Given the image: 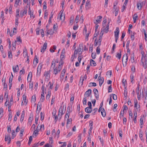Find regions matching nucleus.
I'll list each match as a JSON object with an SVG mask.
<instances>
[{
	"label": "nucleus",
	"instance_id": "f257e3e1",
	"mask_svg": "<svg viewBox=\"0 0 147 147\" xmlns=\"http://www.w3.org/2000/svg\"><path fill=\"white\" fill-rule=\"evenodd\" d=\"M62 64L59 63V60L58 59L53 60L52 62V66L53 69V74L56 75L61 70V66Z\"/></svg>",
	"mask_w": 147,
	"mask_h": 147
},
{
	"label": "nucleus",
	"instance_id": "f03ea898",
	"mask_svg": "<svg viewBox=\"0 0 147 147\" xmlns=\"http://www.w3.org/2000/svg\"><path fill=\"white\" fill-rule=\"evenodd\" d=\"M83 47L82 45H80L79 46L78 48L76 49L74 51V53L76 52L77 53L76 54V56H78V60L79 61V63H80L82 58V56L81 55L83 51Z\"/></svg>",
	"mask_w": 147,
	"mask_h": 147
},
{
	"label": "nucleus",
	"instance_id": "7ed1b4c3",
	"mask_svg": "<svg viewBox=\"0 0 147 147\" xmlns=\"http://www.w3.org/2000/svg\"><path fill=\"white\" fill-rule=\"evenodd\" d=\"M106 21L105 20L103 22V30H102L100 33V34L101 36L103 35L104 33L105 32L107 33L108 32L109 29V24H107V25L106 24Z\"/></svg>",
	"mask_w": 147,
	"mask_h": 147
},
{
	"label": "nucleus",
	"instance_id": "20e7f679",
	"mask_svg": "<svg viewBox=\"0 0 147 147\" xmlns=\"http://www.w3.org/2000/svg\"><path fill=\"white\" fill-rule=\"evenodd\" d=\"M58 17L60 18V20L62 22H63L65 19V15L63 11H61L58 15Z\"/></svg>",
	"mask_w": 147,
	"mask_h": 147
},
{
	"label": "nucleus",
	"instance_id": "39448f33",
	"mask_svg": "<svg viewBox=\"0 0 147 147\" xmlns=\"http://www.w3.org/2000/svg\"><path fill=\"white\" fill-rule=\"evenodd\" d=\"M102 103L100 105V108L99 109L98 111L99 113H100L102 116L104 117L105 116L106 114L105 111L104 109L102 107Z\"/></svg>",
	"mask_w": 147,
	"mask_h": 147
},
{
	"label": "nucleus",
	"instance_id": "423d86ee",
	"mask_svg": "<svg viewBox=\"0 0 147 147\" xmlns=\"http://www.w3.org/2000/svg\"><path fill=\"white\" fill-rule=\"evenodd\" d=\"M142 57L141 59V62L143 64L144 67L145 68L146 67V60L145 57H144V52H142Z\"/></svg>",
	"mask_w": 147,
	"mask_h": 147
},
{
	"label": "nucleus",
	"instance_id": "0eeeda50",
	"mask_svg": "<svg viewBox=\"0 0 147 147\" xmlns=\"http://www.w3.org/2000/svg\"><path fill=\"white\" fill-rule=\"evenodd\" d=\"M128 57L126 54H124L122 59L123 65V66H125L126 65Z\"/></svg>",
	"mask_w": 147,
	"mask_h": 147
},
{
	"label": "nucleus",
	"instance_id": "6e6552de",
	"mask_svg": "<svg viewBox=\"0 0 147 147\" xmlns=\"http://www.w3.org/2000/svg\"><path fill=\"white\" fill-rule=\"evenodd\" d=\"M88 107H86L85 109V111L87 113H90L92 111V109L91 108L92 104L90 102H89L88 103Z\"/></svg>",
	"mask_w": 147,
	"mask_h": 147
},
{
	"label": "nucleus",
	"instance_id": "1a4fd4ad",
	"mask_svg": "<svg viewBox=\"0 0 147 147\" xmlns=\"http://www.w3.org/2000/svg\"><path fill=\"white\" fill-rule=\"evenodd\" d=\"M84 33L85 34V40L87 41L88 40V36L90 32L89 31H87L86 27H85L84 28Z\"/></svg>",
	"mask_w": 147,
	"mask_h": 147
},
{
	"label": "nucleus",
	"instance_id": "9d476101",
	"mask_svg": "<svg viewBox=\"0 0 147 147\" xmlns=\"http://www.w3.org/2000/svg\"><path fill=\"white\" fill-rule=\"evenodd\" d=\"M26 95L24 94L23 95L22 100L21 103V105H26L27 104L28 101L26 100Z\"/></svg>",
	"mask_w": 147,
	"mask_h": 147
},
{
	"label": "nucleus",
	"instance_id": "9b49d317",
	"mask_svg": "<svg viewBox=\"0 0 147 147\" xmlns=\"http://www.w3.org/2000/svg\"><path fill=\"white\" fill-rule=\"evenodd\" d=\"M86 76L85 75L84 76H81L79 81L78 86L81 87L83 84V82L85 79H86Z\"/></svg>",
	"mask_w": 147,
	"mask_h": 147
},
{
	"label": "nucleus",
	"instance_id": "f8f14e48",
	"mask_svg": "<svg viewBox=\"0 0 147 147\" xmlns=\"http://www.w3.org/2000/svg\"><path fill=\"white\" fill-rule=\"evenodd\" d=\"M95 46L100 45V42L101 41V39L100 37H98L97 39H95Z\"/></svg>",
	"mask_w": 147,
	"mask_h": 147
},
{
	"label": "nucleus",
	"instance_id": "ddd939ff",
	"mask_svg": "<svg viewBox=\"0 0 147 147\" xmlns=\"http://www.w3.org/2000/svg\"><path fill=\"white\" fill-rule=\"evenodd\" d=\"M119 31L118 28L116 29L115 32V42H117L118 36L119 34Z\"/></svg>",
	"mask_w": 147,
	"mask_h": 147
},
{
	"label": "nucleus",
	"instance_id": "4468645a",
	"mask_svg": "<svg viewBox=\"0 0 147 147\" xmlns=\"http://www.w3.org/2000/svg\"><path fill=\"white\" fill-rule=\"evenodd\" d=\"M65 54H61L60 57V61H59V63L60 64L63 65L64 62L63 61V60L65 59Z\"/></svg>",
	"mask_w": 147,
	"mask_h": 147
},
{
	"label": "nucleus",
	"instance_id": "2eb2a0df",
	"mask_svg": "<svg viewBox=\"0 0 147 147\" xmlns=\"http://www.w3.org/2000/svg\"><path fill=\"white\" fill-rule=\"evenodd\" d=\"M47 42H45L43 46L42 47L41 49V53H43L45 51L47 48Z\"/></svg>",
	"mask_w": 147,
	"mask_h": 147
},
{
	"label": "nucleus",
	"instance_id": "dca6fc26",
	"mask_svg": "<svg viewBox=\"0 0 147 147\" xmlns=\"http://www.w3.org/2000/svg\"><path fill=\"white\" fill-rule=\"evenodd\" d=\"M134 103V107L136 108L137 111H140V105L138 104L137 100L135 101Z\"/></svg>",
	"mask_w": 147,
	"mask_h": 147
},
{
	"label": "nucleus",
	"instance_id": "f3484780",
	"mask_svg": "<svg viewBox=\"0 0 147 147\" xmlns=\"http://www.w3.org/2000/svg\"><path fill=\"white\" fill-rule=\"evenodd\" d=\"M55 32L53 30L51 29L48 30L46 33V34L47 35H48L49 34L50 35H52L55 33Z\"/></svg>",
	"mask_w": 147,
	"mask_h": 147
},
{
	"label": "nucleus",
	"instance_id": "a211bd4d",
	"mask_svg": "<svg viewBox=\"0 0 147 147\" xmlns=\"http://www.w3.org/2000/svg\"><path fill=\"white\" fill-rule=\"evenodd\" d=\"M13 71L14 73H16L18 72L19 70V67L18 65H16L12 67Z\"/></svg>",
	"mask_w": 147,
	"mask_h": 147
},
{
	"label": "nucleus",
	"instance_id": "6ab92c4d",
	"mask_svg": "<svg viewBox=\"0 0 147 147\" xmlns=\"http://www.w3.org/2000/svg\"><path fill=\"white\" fill-rule=\"evenodd\" d=\"M50 71H45L44 74V76L47 79L49 78L50 76Z\"/></svg>",
	"mask_w": 147,
	"mask_h": 147
},
{
	"label": "nucleus",
	"instance_id": "aec40b11",
	"mask_svg": "<svg viewBox=\"0 0 147 147\" xmlns=\"http://www.w3.org/2000/svg\"><path fill=\"white\" fill-rule=\"evenodd\" d=\"M27 12V10L24 9L21 11L20 16L21 17H22L25 14H26Z\"/></svg>",
	"mask_w": 147,
	"mask_h": 147
},
{
	"label": "nucleus",
	"instance_id": "412c9836",
	"mask_svg": "<svg viewBox=\"0 0 147 147\" xmlns=\"http://www.w3.org/2000/svg\"><path fill=\"white\" fill-rule=\"evenodd\" d=\"M28 13L30 15V18L32 19H34L35 17V16L34 15L33 12L31 11L30 8L29 9Z\"/></svg>",
	"mask_w": 147,
	"mask_h": 147
},
{
	"label": "nucleus",
	"instance_id": "4be33fe9",
	"mask_svg": "<svg viewBox=\"0 0 147 147\" xmlns=\"http://www.w3.org/2000/svg\"><path fill=\"white\" fill-rule=\"evenodd\" d=\"M102 17L99 16L98 17L97 19L96 20L94 21V23L96 24H97L100 22L101 21V19Z\"/></svg>",
	"mask_w": 147,
	"mask_h": 147
},
{
	"label": "nucleus",
	"instance_id": "5701e85b",
	"mask_svg": "<svg viewBox=\"0 0 147 147\" xmlns=\"http://www.w3.org/2000/svg\"><path fill=\"white\" fill-rule=\"evenodd\" d=\"M46 86H42V93L41 94V95H42V96H44L45 94H46Z\"/></svg>",
	"mask_w": 147,
	"mask_h": 147
},
{
	"label": "nucleus",
	"instance_id": "b1692460",
	"mask_svg": "<svg viewBox=\"0 0 147 147\" xmlns=\"http://www.w3.org/2000/svg\"><path fill=\"white\" fill-rule=\"evenodd\" d=\"M98 79L99 81V85L100 86H101L104 81L103 78L102 77H101L100 76H99L98 78Z\"/></svg>",
	"mask_w": 147,
	"mask_h": 147
},
{
	"label": "nucleus",
	"instance_id": "393cba45",
	"mask_svg": "<svg viewBox=\"0 0 147 147\" xmlns=\"http://www.w3.org/2000/svg\"><path fill=\"white\" fill-rule=\"evenodd\" d=\"M32 72H30L28 74V78H27V81L28 82L31 81V80L32 79Z\"/></svg>",
	"mask_w": 147,
	"mask_h": 147
},
{
	"label": "nucleus",
	"instance_id": "a878e982",
	"mask_svg": "<svg viewBox=\"0 0 147 147\" xmlns=\"http://www.w3.org/2000/svg\"><path fill=\"white\" fill-rule=\"evenodd\" d=\"M91 92V89H88L87 91H86L85 94V96L86 97L89 96Z\"/></svg>",
	"mask_w": 147,
	"mask_h": 147
},
{
	"label": "nucleus",
	"instance_id": "bb28decb",
	"mask_svg": "<svg viewBox=\"0 0 147 147\" xmlns=\"http://www.w3.org/2000/svg\"><path fill=\"white\" fill-rule=\"evenodd\" d=\"M42 67V64H39L38 67L37 69V74H40Z\"/></svg>",
	"mask_w": 147,
	"mask_h": 147
},
{
	"label": "nucleus",
	"instance_id": "cd10ccee",
	"mask_svg": "<svg viewBox=\"0 0 147 147\" xmlns=\"http://www.w3.org/2000/svg\"><path fill=\"white\" fill-rule=\"evenodd\" d=\"M11 138L10 137V135L9 134H7L5 135V141H7V140H9V141H11Z\"/></svg>",
	"mask_w": 147,
	"mask_h": 147
},
{
	"label": "nucleus",
	"instance_id": "c85d7f7f",
	"mask_svg": "<svg viewBox=\"0 0 147 147\" xmlns=\"http://www.w3.org/2000/svg\"><path fill=\"white\" fill-rule=\"evenodd\" d=\"M90 64L91 66H95L96 65V64L95 62L92 59L90 60Z\"/></svg>",
	"mask_w": 147,
	"mask_h": 147
},
{
	"label": "nucleus",
	"instance_id": "c756f323",
	"mask_svg": "<svg viewBox=\"0 0 147 147\" xmlns=\"http://www.w3.org/2000/svg\"><path fill=\"white\" fill-rule=\"evenodd\" d=\"M66 72V70L65 69H63L61 71V78L62 79L64 78V75Z\"/></svg>",
	"mask_w": 147,
	"mask_h": 147
},
{
	"label": "nucleus",
	"instance_id": "7c9ffc66",
	"mask_svg": "<svg viewBox=\"0 0 147 147\" xmlns=\"http://www.w3.org/2000/svg\"><path fill=\"white\" fill-rule=\"evenodd\" d=\"M140 96L142 97H144V94L143 91L142 90H140V95H139V96H138V100L140 99Z\"/></svg>",
	"mask_w": 147,
	"mask_h": 147
},
{
	"label": "nucleus",
	"instance_id": "2f4dec72",
	"mask_svg": "<svg viewBox=\"0 0 147 147\" xmlns=\"http://www.w3.org/2000/svg\"><path fill=\"white\" fill-rule=\"evenodd\" d=\"M36 101V97L35 95H33L32 97L31 102L33 103H34Z\"/></svg>",
	"mask_w": 147,
	"mask_h": 147
},
{
	"label": "nucleus",
	"instance_id": "473e14b6",
	"mask_svg": "<svg viewBox=\"0 0 147 147\" xmlns=\"http://www.w3.org/2000/svg\"><path fill=\"white\" fill-rule=\"evenodd\" d=\"M64 113V111L63 109L62 108H60L59 112V115H61Z\"/></svg>",
	"mask_w": 147,
	"mask_h": 147
},
{
	"label": "nucleus",
	"instance_id": "72a5a7b5",
	"mask_svg": "<svg viewBox=\"0 0 147 147\" xmlns=\"http://www.w3.org/2000/svg\"><path fill=\"white\" fill-rule=\"evenodd\" d=\"M111 71H108L106 73V76L108 78H109L111 77Z\"/></svg>",
	"mask_w": 147,
	"mask_h": 147
},
{
	"label": "nucleus",
	"instance_id": "f704fd0d",
	"mask_svg": "<svg viewBox=\"0 0 147 147\" xmlns=\"http://www.w3.org/2000/svg\"><path fill=\"white\" fill-rule=\"evenodd\" d=\"M40 120L41 121H42L44 119L45 116V113L43 112H42L40 113Z\"/></svg>",
	"mask_w": 147,
	"mask_h": 147
},
{
	"label": "nucleus",
	"instance_id": "c9c22d12",
	"mask_svg": "<svg viewBox=\"0 0 147 147\" xmlns=\"http://www.w3.org/2000/svg\"><path fill=\"white\" fill-rule=\"evenodd\" d=\"M76 53L77 52H76L74 53V55H72L71 57V60L72 61H73L74 59L76 58L77 56L76 55Z\"/></svg>",
	"mask_w": 147,
	"mask_h": 147
},
{
	"label": "nucleus",
	"instance_id": "e433bc0d",
	"mask_svg": "<svg viewBox=\"0 0 147 147\" xmlns=\"http://www.w3.org/2000/svg\"><path fill=\"white\" fill-rule=\"evenodd\" d=\"M90 6V3L89 1H87L85 5V7L86 9H88Z\"/></svg>",
	"mask_w": 147,
	"mask_h": 147
},
{
	"label": "nucleus",
	"instance_id": "4c0bfd02",
	"mask_svg": "<svg viewBox=\"0 0 147 147\" xmlns=\"http://www.w3.org/2000/svg\"><path fill=\"white\" fill-rule=\"evenodd\" d=\"M138 17V16L137 14H135L134 15L133 19L134 23H136V20L137 19Z\"/></svg>",
	"mask_w": 147,
	"mask_h": 147
},
{
	"label": "nucleus",
	"instance_id": "58836bf2",
	"mask_svg": "<svg viewBox=\"0 0 147 147\" xmlns=\"http://www.w3.org/2000/svg\"><path fill=\"white\" fill-rule=\"evenodd\" d=\"M78 127L76 126H74L72 129V130L74 132L77 131L78 130Z\"/></svg>",
	"mask_w": 147,
	"mask_h": 147
},
{
	"label": "nucleus",
	"instance_id": "ea45409f",
	"mask_svg": "<svg viewBox=\"0 0 147 147\" xmlns=\"http://www.w3.org/2000/svg\"><path fill=\"white\" fill-rule=\"evenodd\" d=\"M38 131L37 129L34 131L33 135V137L36 136L38 134Z\"/></svg>",
	"mask_w": 147,
	"mask_h": 147
},
{
	"label": "nucleus",
	"instance_id": "a19ab883",
	"mask_svg": "<svg viewBox=\"0 0 147 147\" xmlns=\"http://www.w3.org/2000/svg\"><path fill=\"white\" fill-rule=\"evenodd\" d=\"M144 34V40L146 41H147V34L146 30L144 29L143 30Z\"/></svg>",
	"mask_w": 147,
	"mask_h": 147
},
{
	"label": "nucleus",
	"instance_id": "79ce46f5",
	"mask_svg": "<svg viewBox=\"0 0 147 147\" xmlns=\"http://www.w3.org/2000/svg\"><path fill=\"white\" fill-rule=\"evenodd\" d=\"M20 0H16L15 2L14 6L16 7H17L19 5V3L20 2Z\"/></svg>",
	"mask_w": 147,
	"mask_h": 147
},
{
	"label": "nucleus",
	"instance_id": "37998d69",
	"mask_svg": "<svg viewBox=\"0 0 147 147\" xmlns=\"http://www.w3.org/2000/svg\"><path fill=\"white\" fill-rule=\"evenodd\" d=\"M3 110L2 108H0V119L3 116Z\"/></svg>",
	"mask_w": 147,
	"mask_h": 147
},
{
	"label": "nucleus",
	"instance_id": "c03bdc74",
	"mask_svg": "<svg viewBox=\"0 0 147 147\" xmlns=\"http://www.w3.org/2000/svg\"><path fill=\"white\" fill-rule=\"evenodd\" d=\"M38 59L37 57H35L33 61L34 64H35L36 65V64L38 63Z\"/></svg>",
	"mask_w": 147,
	"mask_h": 147
},
{
	"label": "nucleus",
	"instance_id": "a18cd8bd",
	"mask_svg": "<svg viewBox=\"0 0 147 147\" xmlns=\"http://www.w3.org/2000/svg\"><path fill=\"white\" fill-rule=\"evenodd\" d=\"M58 26L57 24H55L53 26V30L55 32H57V29Z\"/></svg>",
	"mask_w": 147,
	"mask_h": 147
},
{
	"label": "nucleus",
	"instance_id": "49530a36",
	"mask_svg": "<svg viewBox=\"0 0 147 147\" xmlns=\"http://www.w3.org/2000/svg\"><path fill=\"white\" fill-rule=\"evenodd\" d=\"M13 76L12 74V73H11V76H10L9 80V83L10 84H11V83H12L13 78Z\"/></svg>",
	"mask_w": 147,
	"mask_h": 147
},
{
	"label": "nucleus",
	"instance_id": "de8ad7c7",
	"mask_svg": "<svg viewBox=\"0 0 147 147\" xmlns=\"http://www.w3.org/2000/svg\"><path fill=\"white\" fill-rule=\"evenodd\" d=\"M24 113H23L21 115V117H20V121L21 122H22L23 121V120H24Z\"/></svg>",
	"mask_w": 147,
	"mask_h": 147
},
{
	"label": "nucleus",
	"instance_id": "09e8293b",
	"mask_svg": "<svg viewBox=\"0 0 147 147\" xmlns=\"http://www.w3.org/2000/svg\"><path fill=\"white\" fill-rule=\"evenodd\" d=\"M33 82H30L29 84V89L32 90L33 88Z\"/></svg>",
	"mask_w": 147,
	"mask_h": 147
},
{
	"label": "nucleus",
	"instance_id": "8fccbe9b",
	"mask_svg": "<svg viewBox=\"0 0 147 147\" xmlns=\"http://www.w3.org/2000/svg\"><path fill=\"white\" fill-rule=\"evenodd\" d=\"M140 127L141 128H142L143 127V120L142 118H141L140 119Z\"/></svg>",
	"mask_w": 147,
	"mask_h": 147
},
{
	"label": "nucleus",
	"instance_id": "3c124183",
	"mask_svg": "<svg viewBox=\"0 0 147 147\" xmlns=\"http://www.w3.org/2000/svg\"><path fill=\"white\" fill-rule=\"evenodd\" d=\"M53 83L49 82L48 85V86L51 89L53 88Z\"/></svg>",
	"mask_w": 147,
	"mask_h": 147
},
{
	"label": "nucleus",
	"instance_id": "603ef678",
	"mask_svg": "<svg viewBox=\"0 0 147 147\" xmlns=\"http://www.w3.org/2000/svg\"><path fill=\"white\" fill-rule=\"evenodd\" d=\"M93 125V122L90 121L89 122V126L90 127V129L91 130L92 128V126Z\"/></svg>",
	"mask_w": 147,
	"mask_h": 147
},
{
	"label": "nucleus",
	"instance_id": "864d4df0",
	"mask_svg": "<svg viewBox=\"0 0 147 147\" xmlns=\"http://www.w3.org/2000/svg\"><path fill=\"white\" fill-rule=\"evenodd\" d=\"M41 104L39 102L38 103V104L37 105V111H38V110H40V109H41Z\"/></svg>",
	"mask_w": 147,
	"mask_h": 147
},
{
	"label": "nucleus",
	"instance_id": "5fc2aeb1",
	"mask_svg": "<svg viewBox=\"0 0 147 147\" xmlns=\"http://www.w3.org/2000/svg\"><path fill=\"white\" fill-rule=\"evenodd\" d=\"M51 95V93L50 91L48 92V94L46 96V99L47 100H48L49 98Z\"/></svg>",
	"mask_w": 147,
	"mask_h": 147
},
{
	"label": "nucleus",
	"instance_id": "6e6d98bb",
	"mask_svg": "<svg viewBox=\"0 0 147 147\" xmlns=\"http://www.w3.org/2000/svg\"><path fill=\"white\" fill-rule=\"evenodd\" d=\"M111 96L113 97V98L114 100H116L117 99V96L115 94H112L111 95Z\"/></svg>",
	"mask_w": 147,
	"mask_h": 147
},
{
	"label": "nucleus",
	"instance_id": "4d7b16f0",
	"mask_svg": "<svg viewBox=\"0 0 147 147\" xmlns=\"http://www.w3.org/2000/svg\"><path fill=\"white\" fill-rule=\"evenodd\" d=\"M121 53L120 52L119 53H117V55H116V57H117L119 59H120L121 58Z\"/></svg>",
	"mask_w": 147,
	"mask_h": 147
},
{
	"label": "nucleus",
	"instance_id": "13d9d810",
	"mask_svg": "<svg viewBox=\"0 0 147 147\" xmlns=\"http://www.w3.org/2000/svg\"><path fill=\"white\" fill-rule=\"evenodd\" d=\"M40 33H41L42 37H43L44 36V31L43 29L40 30Z\"/></svg>",
	"mask_w": 147,
	"mask_h": 147
},
{
	"label": "nucleus",
	"instance_id": "bf43d9fd",
	"mask_svg": "<svg viewBox=\"0 0 147 147\" xmlns=\"http://www.w3.org/2000/svg\"><path fill=\"white\" fill-rule=\"evenodd\" d=\"M71 121V119H68L67 120V123L66 127H68V125L70 124Z\"/></svg>",
	"mask_w": 147,
	"mask_h": 147
},
{
	"label": "nucleus",
	"instance_id": "052dcab7",
	"mask_svg": "<svg viewBox=\"0 0 147 147\" xmlns=\"http://www.w3.org/2000/svg\"><path fill=\"white\" fill-rule=\"evenodd\" d=\"M137 7L138 9H141L142 7L141 4L140 3H138L137 4Z\"/></svg>",
	"mask_w": 147,
	"mask_h": 147
},
{
	"label": "nucleus",
	"instance_id": "680f3d73",
	"mask_svg": "<svg viewBox=\"0 0 147 147\" xmlns=\"http://www.w3.org/2000/svg\"><path fill=\"white\" fill-rule=\"evenodd\" d=\"M127 89L126 88H125L124 93V95L125 97H126L127 96Z\"/></svg>",
	"mask_w": 147,
	"mask_h": 147
},
{
	"label": "nucleus",
	"instance_id": "e2e57ef3",
	"mask_svg": "<svg viewBox=\"0 0 147 147\" xmlns=\"http://www.w3.org/2000/svg\"><path fill=\"white\" fill-rule=\"evenodd\" d=\"M7 34H10V36H12L13 35V34L11 33V32H10V30L8 28L7 29Z\"/></svg>",
	"mask_w": 147,
	"mask_h": 147
},
{
	"label": "nucleus",
	"instance_id": "0e129e2a",
	"mask_svg": "<svg viewBox=\"0 0 147 147\" xmlns=\"http://www.w3.org/2000/svg\"><path fill=\"white\" fill-rule=\"evenodd\" d=\"M12 6L11 5H10V7H9L8 9L9 10L8 12L9 13L11 14L12 13Z\"/></svg>",
	"mask_w": 147,
	"mask_h": 147
},
{
	"label": "nucleus",
	"instance_id": "69168bd1",
	"mask_svg": "<svg viewBox=\"0 0 147 147\" xmlns=\"http://www.w3.org/2000/svg\"><path fill=\"white\" fill-rule=\"evenodd\" d=\"M24 131V130L23 129H21V130L20 134V137L22 136Z\"/></svg>",
	"mask_w": 147,
	"mask_h": 147
},
{
	"label": "nucleus",
	"instance_id": "338daca9",
	"mask_svg": "<svg viewBox=\"0 0 147 147\" xmlns=\"http://www.w3.org/2000/svg\"><path fill=\"white\" fill-rule=\"evenodd\" d=\"M91 101L92 102V103L93 104V106H95V103H96V100L94 99H93V98H92V100H91Z\"/></svg>",
	"mask_w": 147,
	"mask_h": 147
},
{
	"label": "nucleus",
	"instance_id": "774afa93",
	"mask_svg": "<svg viewBox=\"0 0 147 147\" xmlns=\"http://www.w3.org/2000/svg\"><path fill=\"white\" fill-rule=\"evenodd\" d=\"M52 146L51 144H48L45 145L44 147H52Z\"/></svg>",
	"mask_w": 147,
	"mask_h": 147
}]
</instances>
